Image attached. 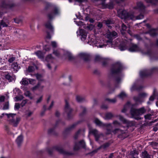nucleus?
<instances>
[{
	"mask_svg": "<svg viewBox=\"0 0 158 158\" xmlns=\"http://www.w3.org/2000/svg\"><path fill=\"white\" fill-rule=\"evenodd\" d=\"M101 62H102V65L103 66H106L108 64L107 60L103 58V60H102Z\"/></svg>",
	"mask_w": 158,
	"mask_h": 158,
	"instance_id": "obj_55",
	"label": "nucleus"
},
{
	"mask_svg": "<svg viewBox=\"0 0 158 158\" xmlns=\"http://www.w3.org/2000/svg\"><path fill=\"white\" fill-rule=\"evenodd\" d=\"M102 148H103L102 147V145L101 146H100V147H99V148H97V149H95V150H93V151H92L91 152H90L89 154H91L92 153L95 154V153H96L98 152V151L100 149H101Z\"/></svg>",
	"mask_w": 158,
	"mask_h": 158,
	"instance_id": "obj_48",
	"label": "nucleus"
},
{
	"mask_svg": "<svg viewBox=\"0 0 158 158\" xmlns=\"http://www.w3.org/2000/svg\"><path fill=\"white\" fill-rule=\"evenodd\" d=\"M138 152L135 150L131 152L130 153V155L131 156V158L135 157V154L138 155Z\"/></svg>",
	"mask_w": 158,
	"mask_h": 158,
	"instance_id": "obj_36",
	"label": "nucleus"
},
{
	"mask_svg": "<svg viewBox=\"0 0 158 158\" xmlns=\"http://www.w3.org/2000/svg\"><path fill=\"white\" fill-rule=\"evenodd\" d=\"M15 59V57H10L8 60V61L10 63H12Z\"/></svg>",
	"mask_w": 158,
	"mask_h": 158,
	"instance_id": "obj_57",
	"label": "nucleus"
},
{
	"mask_svg": "<svg viewBox=\"0 0 158 158\" xmlns=\"http://www.w3.org/2000/svg\"><path fill=\"white\" fill-rule=\"evenodd\" d=\"M80 107L81 109H82L83 111L79 115L80 116H82L86 113V108L84 107L81 106H80Z\"/></svg>",
	"mask_w": 158,
	"mask_h": 158,
	"instance_id": "obj_37",
	"label": "nucleus"
},
{
	"mask_svg": "<svg viewBox=\"0 0 158 158\" xmlns=\"http://www.w3.org/2000/svg\"><path fill=\"white\" fill-rule=\"evenodd\" d=\"M117 34L114 31H110L108 30L106 33V37L109 39V40L106 41L107 43L111 44L113 40L116 36Z\"/></svg>",
	"mask_w": 158,
	"mask_h": 158,
	"instance_id": "obj_8",
	"label": "nucleus"
},
{
	"mask_svg": "<svg viewBox=\"0 0 158 158\" xmlns=\"http://www.w3.org/2000/svg\"><path fill=\"white\" fill-rule=\"evenodd\" d=\"M89 132L93 134L94 136L98 133V131L96 129H92Z\"/></svg>",
	"mask_w": 158,
	"mask_h": 158,
	"instance_id": "obj_50",
	"label": "nucleus"
},
{
	"mask_svg": "<svg viewBox=\"0 0 158 158\" xmlns=\"http://www.w3.org/2000/svg\"><path fill=\"white\" fill-rule=\"evenodd\" d=\"M105 100L108 101L109 102L112 103H114L116 102V100L115 99H110L106 98L105 99Z\"/></svg>",
	"mask_w": 158,
	"mask_h": 158,
	"instance_id": "obj_47",
	"label": "nucleus"
},
{
	"mask_svg": "<svg viewBox=\"0 0 158 158\" xmlns=\"http://www.w3.org/2000/svg\"><path fill=\"white\" fill-rule=\"evenodd\" d=\"M34 67L32 66H29L28 67L27 71L28 72L31 73L34 71Z\"/></svg>",
	"mask_w": 158,
	"mask_h": 158,
	"instance_id": "obj_53",
	"label": "nucleus"
},
{
	"mask_svg": "<svg viewBox=\"0 0 158 158\" xmlns=\"http://www.w3.org/2000/svg\"><path fill=\"white\" fill-rule=\"evenodd\" d=\"M50 13H52L53 14V18L54 15H59L60 10L57 7L55 6L53 8L52 10V12H51Z\"/></svg>",
	"mask_w": 158,
	"mask_h": 158,
	"instance_id": "obj_22",
	"label": "nucleus"
},
{
	"mask_svg": "<svg viewBox=\"0 0 158 158\" xmlns=\"http://www.w3.org/2000/svg\"><path fill=\"white\" fill-rule=\"evenodd\" d=\"M24 94L26 97H29L30 99H32L33 98V97L31 96V94L29 91H27L24 93Z\"/></svg>",
	"mask_w": 158,
	"mask_h": 158,
	"instance_id": "obj_33",
	"label": "nucleus"
},
{
	"mask_svg": "<svg viewBox=\"0 0 158 158\" xmlns=\"http://www.w3.org/2000/svg\"><path fill=\"white\" fill-rule=\"evenodd\" d=\"M2 109L4 110H8L9 109V102L8 101L5 102Z\"/></svg>",
	"mask_w": 158,
	"mask_h": 158,
	"instance_id": "obj_39",
	"label": "nucleus"
},
{
	"mask_svg": "<svg viewBox=\"0 0 158 158\" xmlns=\"http://www.w3.org/2000/svg\"><path fill=\"white\" fill-rule=\"evenodd\" d=\"M54 150L64 155L70 156L74 155V153L64 150L61 147L58 146H53L52 147H48L46 149V151L50 156L52 155Z\"/></svg>",
	"mask_w": 158,
	"mask_h": 158,
	"instance_id": "obj_2",
	"label": "nucleus"
},
{
	"mask_svg": "<svg viewBox=\"0 0 158 158\" xmlns=\"http://www.w3.org/2000/svg\"><path fill=\"white\" fill-rule=\"evenodd\" d=\"M76 98L77 102H81L85 100V98L79 95L76 96Z\"/></svg>",
	"mask_w": 158,
	"mask_h": 158,
	"instance_id": "obj_26",
	"label": "nucleus"
},
{
	"mask_svg": "<svg viewBox=\"0 0 158 158\" xmlns=\"http://www.w3.org/2000/svg\"><path fill=\"white\" fill-rule=\"evenodd\" d=\"M140 48L136 44H132L128 48V50L130 52H135L140 50Z\"/></svg>",
	"mask_w": 158,
	"mask_h": 158,
	"instance_id": "obj_15",
	"label": "nucleus"
},
{
	"mask_svg": "<svg viewBox=\"0 0 158 158\" xmlns=\"http://www.w3.org/2000/svg\"><path fill=\"white\" fill-rule=\"evenodd\" d=\"M138 96L141 98L146 97L147 96V94L145 93H140L139 94Z\"/></svg>",
	"mask_w": 158,
	"mask_h": 158,
	"instance_id": "obj_59",
	"label": "nucleus"
},
{
	"mask_svg": "<svg viewBox=\"0 0 158 158\" xmlns=\"http://www.w3.org/2000/svg\"><path fill=\"white\" fill-rule=\"evenodd\" d=\"M64 110L67 114L68 119H71L72 117V112L73 111V109L70 107L69 103L67 100H65Z\"/></svg>",
	"mask_w": 158,
	"mask_h": 158,
	"instance_id": "obj_7",
	"label": "nucleus"
},
{
	"mask_svg": "<svg viewBox=\"0 0 158 158\" xmlns=\"http://www.w3.org/2000/svg\"><path fill=\"white\" fill-rule=\"evenodd\" d=\"M114 5L112 2H110L106 4L105 8H108L110 9H112L114 8Z\"/></svg>",
	"mask_w": 158,
	"mask_h": 158,
	"instance_id": "obj_32",
	"label": "nucleus"
},
{
	"mask_svg": "<svg viewBox=\"0 0 158 158\" xmlns=\"http://www.w3.org/2000/svg\"><path fill=\"white\" fill-rule=\"evenodd\" d=\"M126 96L125 94L123 92H122L119 94L118 95V97L122 98L125 97Z\"/></svg>",
	"mask_w": 158,
	"mask_h": 158,
	"instance_id": "obj_64",
	"label": "nucleus"
},
{
	"mask_svg": "<svg viewBox=\"0 0 158 158\" xmlns=\"http://www.w3.org/2000/svg\"><path fill=\"white\" fill-rule=\"evenodd\" d=\"M146 6L141 1L137 2L136 6L133 7L134 9L138 10L141 13H144L145 11Z\"/></svg>",
	"mask_w": 158,
	"mask_h": 158,
	"instance_id": "obj_9",
	"label": "nucleus"
},
{
	"mask_svg": "<svg viewBox=\"0 0 158 158\" xmlns=\"http://www.w3.org/2000/svg\"><path fill=\"white\" fill-rule=\"evenodd\" d=\"M79 56L85 61H88L90 60V56L87 54L81 53L79 54Z\"/></svg>",
	"mask_w": 158,
	"mask_h": 158,
	"instance_id": "obj_17",
	"label": "nucleus"
},
{
	"mask_svg": "<svg viewBox=\"0 0 158 158\" xmlns=\"http://www.w3.org/2000/svg\"><path fill=\"white\" fill-rule=\"evenodd\" d=\"M148 3H151L153 5H156L158 2V0H145Z\"/></svg>",
	"mask_w": 158,
	"mask_h": 158,
	"instance_id": "obj_30",
	"label": "nucleus"
},
{
	"mask_svg": "<svg viewBox=\"0 0 158 158\" xmlns=\"http://www.w3.org/2000/svg\"><path fill=\"white\" fill-rule=\"evenodd\" d=\"M48 20L45 23L44 25L45 27L49 30L53 34L54 28L52 24V19H53V15L52 13H48L47 15Z\"/></svg>",
	"mask_w": 158,
	"mask_h": 158,
	"instance_id": "obj_5",
	"label": "nucleus"
},
{
	"mask_svg": "<svg viewBox=\"0 0 158 158\" xmlns=\"http://www.w3.org/2000/svg\"><path fill=\"white\" fill-rule=\"evenodd\" d=\"M12 65L13 66V67L14 69V71H15V72H17L20 68V66H19L17 62H14L13 63Z\"/></svg>",
	"mask_w": 158,
	"mask_h": 158,
	"instance_id": "obj_24",
	"label": "nucleus"
},
{
	"mask_svg": "<svg viewBox=\"0 0 158 158\" xmlns=\"http://www.w3.org/2000/svg\"><path fill=\"white\" fill-rule=\"evenodd\" d=\"M114 115L113 114L110 112H108L106 114L105 119H111Z\"/></svg>",
	"mask_w": 158,
	"mask_h": 158,
	"instance_id": "obj_28",
	"label": "nucleus"
},
{
	"mask_svg": "<svg viewBox=\"0 0 158 158\" xmlns=\"http://www.w3.org/2000/svg\"><path fill=\"white\" fill-rule=\"evenodd\" d=\"M125 124H127L128 127H131L135 125V122L132 121L127 120Z\"/></svg>",
	"mask_w": 158,
	"mask_h": 158,
	"instance_id": "obj_31",
	"label": "nucleus"
},
{
	"mask_svg": "<svg viewBox=\"0 0 158 158\" xmlns=\"http://www.w3.org/2000/svg\"><path fill=\"white\" fill-rule=\"evenodd\" d=\"M61 123L62 124L63 123L61 122L60 120H59L57 121L56 122V124L55 127L49 129L48 131V133L49 135H57L58 134L55 132V129L56 127L57 126L59 123Z\"/></svg>",
	"mask_w": 158,
	"mask_h": 158,
	"instance_id": "obj_12",
	"label": "nucleus"
},
{
	"mask_svg": "<svg viewBox=\"0 0 158 158\" xmlns=\"http://www.w3.org/2000/svg\"><path fill=\"white\" fill-rule=\"evenodd\" d=\"M80 147L84 149L86 148L85 143L83 140H80L78 143L75 142L73 150L75 151L78 150Z\"/></svg>",
	"mask_w": 158,
	"mask_h": 158,
	"instance_id": "obj_10",
	"label": "nucleus"
},
{
	"mask_svg": "<svg viewBox=\"0 0 158 158\" xmlns=\"http://www.w3.org/2000/svg\"><path fill=\"white\" fill-rule=\"evenodd\" d=\"M23 137L22 135H21L18 137L16 140V142L19 147H20L23 142Z\"/></svg>",
	"mask_w": 158,
	"mask_h": 158,
	"instance_id": "obj_20",
	"label": "nucleus"
},
{
	"mask_svg": "<svg viewBox=\"0 0 158 158\" xmlns=\"http://www.w3.org/2000/svg\"><path fill=\"white\" fill-rule=\"evenodd\" d=\"M44 86H43L41 85L40 81H39L36 85L32 88V90H35L39 88H40L41 89H42L44 88Z\"/></svg>",
	"mask_w": 158,
	"mask_h": 158,
	"instance_id": "obj_27",
	"label": "nucleus"
},
{
	"mask_svg": "<svg viewBox=\"0 0 158 158\" xmlns=\"http://www.w3.org/2000/svg\"><path fill=\"white\" fill-rule=\"evenodd\" d=\"M119 119L120 121H122L123 123H125L127 121V120L125 118H124L123 116L119 115Z\"/></svg>",
	"mask_w": 158,
	"mask_h": 158,
	"instance_id": "obj_52",
	"label": "nucleus"
},
{
	"mask_svg": "<svg viewBox=\"0 0 158 158\" xmlns=\"http://www.w3.org/2000/svg\"><path fill=\"white\" fill-rule=\"evenodd\" d=\"M106 130L107 131V134H110L111 132L112 131H111V124H110V125L108 127H106Z\"/></svg>",
	"mask_w": 158,
	"mask_h": 158,
	"instance_id": "obj_45",
	"label": "nucleus"
},
{
	"mask_svg": "<svg viewBox=\"0 0 158 158\" xmlns=\"http://www.w3.org/2000/svg\"><path fill=\"white\" fill-rule=\"evenodd\" d=\"M152 115V114H148L145 115L144 117L146 119L151 120V116Z\"/></svg>",
	"mask_w": 158,
	"mask_h": 158,
	"instance_id": "obj_46",
	"label": "nucleus"
},
{
	"mask_svg": "<svg viewBox=\"0 0 158 158\" xmlns=\"http://www.w3.org/2000/svg\"><path fill=\"white\" fill-rule=\"evenodd\" d=\"M20 83L24 85H27L28 84V81L26 78H23Z\"/></svg>",
	"mask_w": 158,
	"mask_h": 158,
	"instance_id": "obj_35",
	"label": "nucleus"
},
{
	"mask_svg": "<svg viewBox=\"0 0 158 158\" xmlns=\"http://www.w3.org/2000/svg\"><path fill=\"white\" fill-rule=\"evenodd\" d=\"M94 123L98 126L102 127H108L110 125V124L103 123L98 118H96L94 120Z\"/></svg>",
	"mask_w": 158,
	"mask_h": 158,
	"instance_id": "obj_16",
	"label": "nucleus"
},
{
	"mask_svg": "<svg viewBox=\"0 0 158 158\" xmlns=\"http://www.w3.org/2000/svg\"><path fill=\"white\" fill-rule=\"evenodd\" d=\"M0 25L2 26L3 27H8V24L3 20H2L1 21Z\"/></svg>",
	"mask_w": 158,
	"mask_h": 158,
	"instance_id": "obj_43",
	"label": "nucleus"
},
{
	"mask_svg": "<svg viewBox=\"0 0 158 158\" xmlns=\"http://www.w3.org/2000/svg\"><path fill=\"white\" fill-rule=\"evenodd\" d=\"M158 72V68L155 67L152 68L150 70H145L140 72V77L142 78L146 77L151 75L154 73Z\"/></svg>",
	"mask_w": 158,
	"mask_h": 158,
	"instance_id": "obj_6",
	"label": "nucleus"
},
{
	"mask_svg": "<svg viewBox=\"0 0 158 158\" xmlns=\"http://www.w3.org/2000/svg\"><path fill=\"white\" fill-rule=\"evenodd\" d=\"M141 157L142 158H152V156L149 155L146 151L142 152Z\"/></svg>",
	"mask_w": 158,
	"mask_h": 158,
	"instance_id": "obj_21",
	"label": "nucleus"
},
{
	"mask_svg": "<svg viewBox=\"0 0 158 158\" xmlns=\"http://www.w3.org/2000/svg\"><path fill=\"white\" fill-rule=\"evenodd\" d=\"M20 104L19 103H15L14 107V109L15 110H18L20 108Z\"/></svg>",
	"mask_w": 158,
	"mask_h": 158,
	"instance_id": "obj_51",
	"label": "nucleus"
},
{
	"mask_svg": "<svg viewBox=\"0 0 158 158\" xmlns=\"http://www.w3.org/2000/svg\"><path fill=\"white\" fill-rule=\"evenodd\" d=\"M110 144L108 143H106L102 145L103 148L105 149L109 146Z\"/></svg>",
	"mask_w": 158,
	"mask_h": 158,
	"instance_id": "obj_60",
	"label": "nucleus"
},
{
	"mask_svg": "<svg viewBox=\"0 0 158 158\" xmlns=\"http://www.w3.org/2000/svg\"><path fill=\"white\" fill-rule=\"evenodd\" d=\"M5 114L7 118H10L9 120L10 123L14 127H17L20 120V118L17 117H15L16 114Z\"/></svg>",
	"mask_w": 158,
	"mask_h": 158,
	"instance_id": "obj_4",
	"label": "nucleus"
},
{
	"mask_svg": "<svg viewBox=\"0 0 158 158\" xmlns=\"http://www.w3.org/2000/svg\"><path fill=\"white\" fill-rule=\"evenodd\" d=\"M137 110L139 116L145 113L146 111V110L144 107H143L139 109H137Z\"/></svg>",
	"mask_w": 158,
	"mask_h": 158,
	"instance_id": "obj_23",
	"label": "nucleus"
},
{
	"mask_svg": "<svg viewBox=\"0 0 158 158\" xmlns=\"http://www.w3.org/2000/svg\"><path fill=\"white\" fill-rule=\"evenodd\" d=\"M81 130L79 129V130L75 133V135L74 136V139H77L78 135L80 133L81 131Z\"/></svg>",
	"mask_w": 158,
	"mask_h": 158,
	"instance_id": "obj_54",
	"label": "nucleus"
},
{
	"mask_svg": "<svg viewBox=\"0 0 158 158\" xmlns=\"http://www.w3.org/2000/svg\"><path fill=\"white\" fill-rule=\"evenodd\" d=\"M123 68L122 64L118 62L115 63L111 65L110 69V75L112 77L116 76L115 77V81L118 84L120 82L121 78L120 74Z\"/></svg>",
	"mask_w": 158,
	"mask_h": 158,
	"instance_id": "obj_1",
	"label": "nucleus"
},
{
	"mask_svg": "<svg viewBox=\"0 0 158 158\" xmlns=\"http://www.w3.org/2000/svg\"><path fill=\"white\" fill-rule=\"evenodd\" d=\"M149 32L151 36L153 37L157 35V33L155 31V30L154 29H152L150 30Z\"/></svg>",
	"mask_w": 158,
	"mask_h": 158,
	"instance_id": "obj_40",
	"label": "nucleus"
},
{
	"mask_svg": "<svg viewBox=\"0 0 158 158\" xmlns=\"http://www.w3.org/2000/svg\"><path fill=\"white\" fill-rule=\"evenodd\" d=\"M105 23L107 26L110 29L111 28V26L110 25L111 24L114 23L113 21L110 19H107L104 21Z\"/></svg>",
	"mask_w": 158,
	"mask_h": 158,
	"instance_id": "obj_25",
	"label": "nucleus"
},
{
	"mask_svg": "<svg viewBox=\"0 0 158 158\" xmlns=\"http://www.w3.org/2000/svg\"><path fill=\"white\" fill-rule=\"evenodd\" d=\"M54 59V58L52 57L51 54L48 55L46 57V60L47 61H49L50 59Z\"/></svg>",
	"mask_w": 158,
	"mask_h": 158,
	"instance_id": "obj_58",
	"label": "nucleus"
},
{
	"mask_svg": "<svg viewBox=\"0 0 158 158\" xmlns=\"http://www.w3.org/2000/svg\"><path fill=\"white\" fill-rule=\"evenodd\" d=\"M5 78L9 82L12 81L14 79L13 77L9 73L5 75Z\"/></svg>",
	"mask_w": 158,
	"mask_h": 158,
	"instance_id": "obj_29",
	"label": "nucleus"
},
{
	"mask_svg": "<svg viewBox=\"0 0 158 158\" xmlns=\"http://www.w3.org/2000/svg\"><path fill=\"white\" fill-rule=\"evenodd\" d=\"M1 5L2 7L6 9L11 8L14 6V4L7 2L5 1H2V2Z\"/></svg>",
	"mask_w": 158,
	"mask_h": 158,
	"instance_id": "obj_14",
	"label": "nucleus"
},
{
	"mask_svg": "<svg viewBox=\"0 0 158 158\" xmlns=\"http://www.w3.org/2000/svg\"><path fill=\"white\" fill-rule=\"evenodd\" d=\"M133 99L135 103V104L132 105V106H137L138 105L139 103L141 104L143 102L141 98L139 96L138 97H134Z\"/></svg>",
	"mask_w": 158,
	"mask_h": 158,
	"instance_id": "obj_19",
	"label": "nucleus"
},
{
	"mask_svg": "<svg viewBox=\"0 0 158 158\" xmlns=\"http://www.w3.org/2000/svg\"><path fill=\"white\" fill-rule=\"evenodd\" d=\"M118 16L120 19L124 20H134L135 19L134 14L126 10L118 9L117 10Z\"/></svg>",
	"mask_w": 158,
	"mask_h": 158,
	"instance_id": "obj_3",
	"label": "nucleus"
},
{
	"mask_svg": "<svg viewBox=\"0 0 158 158\" xmlns=\"http://www.w3.org/2000/svg\"><path fill=\"white\" fill-rule=\"evenodd\" d=\"M67 56L69 60L70 61L73 60H74L75 59V57L73 56L70 53H68V54Z\"/></svg>",
	"mask_w": 158,
	"mask_h": 158,
	"instance_id": "obj_42",
	"label": "nucleus"
},
{
	"mask_svg": "<svg viewBox=\"0 0 158 158\" xmlns=\"http://www.w3.org/2000/svg\"><path fill=\"white\" fill-rule=\"evenodd\" d=\"M35 76L37 79L40 81H42L43 80L42 79V74L37 73L35 74Z\"/></svg>",
	"mask_w": 158,
	"mask_h": 158,
	"instance_id": "obj_38",
	"label": "nucleus"
},
{
	"mask_svg": "<svg viewBox=\"0 0 158 158\" xmlns=\"http://www.w3.org/2000/svg\"><path fill=\"white\" fill-rule=\"evenodd\" d=\"M94 25L92 24H89L88 25V26H87V27L88 28L89 30H92L94 27Z\"/></svg>",
	"mask_w": 158,
	"mask_h": 158,
	"instance_id": "obj_63",
	"label": "nucleus"
},
{
	"mask_svg": "<svg viewBox=\"0 0 158 158\" xmlns=\"http://www.w3.org/2000/svg\"><path fill=\"white\" fill-rule=\"evenodd\" d=\"M138 112L137 109L134 108L133 106L131 108L130 110V113L131 117L135 119L138 120L141 119V118L139 117Z\"/></svg>",
	"mask_w": 158,
	"mask_h": 158,
	"instance_id": "obj_11",
	"label": "nucleus"
},
{
	"mask_svg": "<svg viewBox=\"0 0 158 158\" xmlns=\"http://www.w3.org/2000/svg\"><path fill=\"white\" fill-rule=\"evenodd\" d=\"M144 13H141L138 15L136 16L135 17L136 19H142L144 17L143 14Z\"/></svg>",
	"mask_w": 158,
	"mask_h": 158,
	"instance_id": "obj_44",
	"label": "nucleus"
},
{
	"mask_svg": "<svg viewBox=\"0 0 158 158\" xmlns=\"http://www.w3.org/2000/svg\"><path fill=\"white\" fill-rule=\"evenodd\" d=\"M155 95V91H154L152 95L149 98V100L152 101H153L154 100L155 98L154 96Z\"/></svg>",
	"mask_w": 158,
	"mask_h": 158,
	"instance_id": "obj_61",
	"label": "nucleus"
},
{
	"mask_svg": "<svg viewBox=\"0 0 158 158\" xmlns=\"http://www.w3.org/2000/svg\"><path fill=\"white\" fill-rule=\"evenodd\" d=\"M80 123V121L77 122L76 123L73 124L72 125L70 126L69 127L66 128L64 131L63 133L64 135H67L78 124Z\"/></svg>",
	"mask_w": 158,
	"mask_h": 158,
	"instance_id": "obj_13",
	"label": "nucleus"
},
{
	"mask_svg": "<svg viewBox=\"0 0 158 158\" xmlns=\"http://www.w3.org/2000/svg\"><path fill=\"white\" fill-rule=\"evenodd\" d=\"M14 22L17 23L19 24L20 23H21L22 22V20L18 18H16L14 19Z\"/></svg>",
	"mask_w": 158,
	"mask_h": 158,
	"instance_id": "obj_56",
	"label": "nucleus"
},
{
	"mask_svg": "<svg viewBox=\"0 0 158 158\" xmlns=\"http://www.w3.org/2000/svg\"><path fill=\"white\" fill-rule=\"evenodd\" d=\"M103 60V58L99 56H96L95 58V62H101Z\"/></svg>",
	"mask_w": 158,
	"mask_h": 158,
	"instance_id": "obj_34",
	"label": "nucleus"
},
{
	"mask_svg": "<svg viewBox=\"0 0 158 158\" xmlns=\"http://www.w3.org/2000/svg\"><path fill=\"white\" fill-rule=\"evenodd\" d=\"M121 33L123 34V31H126V29H127V26L126 25L124 24V23H123L122 24V26H121Z\"/></svg>",
	"mask_w": 158,
	"mask_h": 158,
	"instance_id": "obj_49",
	"label": "nucleus"
},
{
	"mask_svg": "<svg viewBox=\"0 0 158 158\" xmlns=\"http://www.w3.org/2000/svg\"><path fill=\"white\" fill-rule=\"evenodd\" d=\"M35 53L39 57V58H43V54L41 51H38L37 52H35Z\"/></svg>",
	"mask_w": 158,
	"mask_h": 158,
	"instance_id": "obj_41",
	"label": "nucleus"
},
{
	"mask_svg": "<svg viewBox=\"0 0 158 158\" xmlns=\"http://www.w3.org/2000/svg\"><path fill=\"white\" fill-rule=\"evenodd\" d=\"M27 100L26 99V100H23L22 102L21 103V104H20L21 105V106L22 107H23L26 104V103H27Z\"/></svg>",
	"mask_w": 158,
	"mask_h": 158,
	"instance_id": "obj_62",
	"label": "nucleus"
},
{
	"mask_svg": "<svg viewBox=\"0 0 158 158\" xmlns=\"http://www.w3.org/2000/svg\"><path fill=\"white\" fill-rule=\"evenodd\" d=\"M80 35L81 36V39L82 40L84 41L86 40L87 34L85 31L83 29H81L79 31Z\"/></svg>",
	"mask_w": 158,
	"mask_h": 158,
	"instance_id": "obj_18",
	"label": "nucleus"
}]
</instances>
